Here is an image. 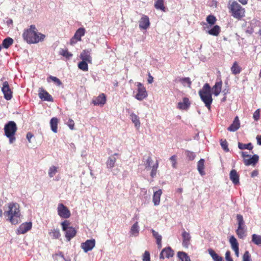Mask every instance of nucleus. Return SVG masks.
Here are the masks:
<instances>
[{
    "label": "nucleus",
    "instance_id": "obj_34",
    "mask_svg": "<svg viewBox=\"0 0 261 261\" xmlns=\"http://www.w3.org/2000/svg\"><path fill=\"white\" fill-rule=\"evenodd\" d=\"M251 241L254 244L261 246V235L253 234L252 235Z\"/></svg>",
    "mask_w": 261,
    "mask_h": 261
},
{
    "label": "nucleus",
    "instance_id": "obj_31",
    "mask_svg": "<svg viewBox=\"0 0 261 261\" xmlns=\"http://www.w3.org/2000/svg\"><path fill=\"white\" fill-rule=\"evenodd\" d=\"M151 232L152 233V235L153 237H154L156 241V244L158 246L159 248H161L162 247V236L159 234V233L155 231L154 229H151Z\"/></svg>",
    "mask_w": 261,
    "mask_h": 261
},
{
    "label": "nucleus",
    "instance_id": "obj_14",
    "mask_svg": "<svg viewBox=\"0 0 261 261\" xmlns=\"http://www.w3.org/2000/svg\"><path fill=\"white\" fill-rule=\"evenodd\" d=\"M39 97L41 99L44 101H53L52 96L42 88H39Z\"/></svg>",
    "mask_w": 261,
    "mask_h": 261
},
{
    "label": "nucleus",
    "instance_id": "obj_44",
    "mask_svg": "<svg viewBox=\"0 0 261 261\" xmlns=\"http://www.w3.org/2000/svg\"><path fill=\"white\" fill-rule=\"evenodd\" d=\"M58 172V168L55 166L50 167L48 170V176L50 177H54Z\"/></svg>",
    "mask_w": 261,
    "mask_h": 261
},
{
    "label": "nucleus",
    "instance_id": "obj_35",
    "mask_svg": "<svg viewBox=\"0 0 261 261\" xmlns=\"http://www.w3.org/2000/svg\"><path fill=\"white\" fill-rule=\"evenodd\" d=\"M177 256L181 261H191L190 257L185 252L179 251L177 253Z\"/></svg>",
    "mask_w": 261,
    "mask_h": 261
},
{
    "label": "nucleus",
    "instance_id": "obj_6",
    "mask_svg": "<svg viewBox=\"0 0 261 261\" xmlns=\"http://www.w3.org/2000/svg\"><path fill=\"white\" fill-rule=\"evenodd\" d=\"M62 230L65 232V237L68 241H70L76 233V231L74 228L70 226V223L67 220H65L61 223Z\"/></svg>",
    "mask_w": 261,
    "mask_h": 261
},
{
    "label": "nucleus",
    "instance_id": "obj_5",
    "mask_svg": "<svg viewBox=\"0 0 261 261\" xmlns=\"http://www.w3.org/2000/svg\"><path fill=\"white\" fill-rule=\"evenodd\" d=\"M229 9L232 13V16L238 19L242 18L245 15V9L236 2H233Z\"/></svg>",
    "mask_w": 261,
    "mask_h": 261
},
{
    "label": "nucleus",
    "instance_id": "obj_59",
    "mask_svg": "<svg viewBox=\"0 0 261 261\" xmlns=\"http://www.w3.org/2000/svg\"><path fill=\"white\" fill-rule=\"evenodd\" d=\"M33 137V135L31 133H28L27 134V139H28V141L31 143V138Z\"/></svg>",
    "mask_w": 261,
    "mask_h": 261
},
{
    "label": "nucleus",
    "instance_id": "obj_48",
    "mask_svg": "<svg viewBox=\"0 0 261 261\" xmlns=\"http://www.w3.org/2000/svg\"><path fill=\"white\" fill-rule=\"evenodd\" d=\"M206 21L210 24L213 25L216 23V18L214 16L210 15L206 17Z\"/></svg>",
    "mask_w": 261,
    "mask_h": 261
},
{
    "label": "nucleus",
    "instance_id": "obj_32",
    "mask_svg": "<svg viewBox=\"0 0 261 261\" xmlns=\"http://www.w3.org/2000/svg\"><path fill=\"white\" fill-rule=\"evenodd\" d=\"M165 0H155L154 7L157 10L165 11L166 8L164 6Z\"/></svg>",
    "mask_w": 261,
    "mask_h": 261
},
{
    "label": "nucleus",
    "instance_id": "obj_61",
    "mask_svg": "<svg viewBox=\"0 0 261 261\" xmlns=\"http://www.w3.org/2000/svg\"><path fill=\"white\" fill-rule=\"evenodd\" d=\"M242 156L244 159H245L246 157H250L251 155L248 154L246 152L242 151L241 152Z\"/></svg>",
    "mask_w": 261,
    "mask_h": 261
},
{
    "label": "nucleus",
    "instance_id": "obj_8",
    "mask_svg": "<svg viewBox=\"0 0 261 261\" xmlns=\"http://www.w3.org/2000/svg\"><path fill=\"white\" fill-rule=\"evenodd\" d=\"M58 214L61 218L67 219L70 217L71 214L68 208L62 203H59L57 208Z\"/></svg>",
    "mask_w": 261,
    "mask_h": 261
},
{
    "label": "nucleus",
    "instance_id": "obj_43",
    "mask_svg": "<svg viewBox=\"0 0 261 261\" xmlns=\"http://www.w3.org/2000/svg\"><path fill=\"white\" fill-rule=\"evenodd\" d=\"M229 242L231 244V248H239V244L237 242V239L235 238V237L233 236H232L230 237L229 239Z\"/></svg>",
    "mask_w": 261,
    "mask_h": 261
},
{
    "label": "nucleus",
    "instance_id": "obj_15",
    "mask_svg": "<svg viewBox=\"0 0 261 261\" xmlns=\"http://www.w3.org/2000/svg\"><path fill=\"white\" fill-rule=\"evenodd\" d=\"M106 102V97L103 93L100 94L98 96L93 99L92 103L95 106H103Z\"/></svg>",
    "mask_w": 261,
    "mask_h": 261
},
{
    "label": "nucleus",
    "instance_id": "obj_1",
    "mask_svg": "<svg viewBox=\"0 0 261 261\" xmlns=\"http://www.w3.org/2000/svg\"><path fill=\"white\" fill-rule=\"evenodd\" d=\"M19 205L16 202H11L8 204V210L4 213V215L8 217L12 224L15 225L20 222L21 215Z\"/></svg>",
    "mask_w": 261,
    "mask_h": 261
},
{
    "label": "nucleus",
    "instance_id": "obj_16",
    "mask_svg": "<svg viewBox=\"0 0 261 261\" xmlns=\"http://www.w3.org/2000/svg\"><path fill=\"white\" fill-rule=\"evenodd\" d=\"M222 82L221 80L217 81L212 88L213 93L216 96H218L222 90Z\"/></svg>",
    "mask_w": 261,
    "mask_h": 261
},
{
    "label": "nucleus",
    "instance_id": "obj_17",
    "mask_svg": "<svg viewBox=\"0 0 261 261\" xmlns=\"http://www.w3.org/2000/svg\"><path fill=\"white\" fill-rule=\"evenodd\" d=\"M258 155L257 154H254L252 157H250L249 159H244L243 161L245 165L249 166L250 165H255L258 162Z\"/></svg>",
    "mask_w": 261,
    "mask_h": 261
},
{
    "label": "nucleus",
    "instance_id": "obj_38",
    "mask_svg": "<svg viewBox=\"0 0 261 261\" xmlns=\"http://www.w3.org/2000/svg\"><path fill=\"white\" fill-rule=\"evenodd\" d=\"M231 71L233 74H237L241 72V68L237 62H234L231 67Z\"/></svg>",
    "mask_w": 261,
    "mask_h": 261
},
{
    "label": "nucleus",
    "instance_id": "obj_55",
    "mask_svg": "<svg viewBox=\"0 0 261 261\" xmlns=\"http://www.w3.org/2000/svg\"><path fill=\"white\" fill-rule=\"evenodd\" d=\"M260 117L259 109L256 110L253 115V118L255 121H258Z\"/></svg>",
    "mask_w": 261,
    "mask_h": 261
},
{
    "label": "nucleus",
    "instance_id": "obj_30",
    "mask_svg": "<svg viewBox=\"0 0 261 261\" xmlns=\"http://www.w3.org/2000/svg\"><path fill=\"white\" fill-rule=\"evenodd\" d=\"M220 27L219 25H216L214 26L212 29L206 32L210 35L217 36L220 33Z\"/></svg>",
    "mask_w": 261,
    "mask_h": 261
},
{
    "label": "nucleus",
    "instance_id": "obj_49",
    "mask_svg": "<svg viewBox=\"0 0 261 261\" xmlns=\"http://www.w3.org/2000/svg\"><path fill=\"white\" fill-rule=\"evenodd\" d=\"M49 79L51 80L53 82H54L58 86H61L62 85L61 81L57 77H55V76H54L52 75H50L48 77L47 80L48 81Z\"/></svg>",
    "mask_w": 261,
    "mask_h": 261
},
{
    "label": "nucleus",
    "instance_id": "obj_52",
    "mask_svg": "<svg viewBox=\"0 0 261 261\" xmlns=\"http://www.w3.org/2000/svg\"><path fill=\"white\" fill-rule=\"evenodd\" d=\"M65 123L68 125L70 129L73 130L74 129V122L72 119L69 118Z\"/></svg>",
    "mask_w": 261,
    "mask_h": 261
},
{
    "label": "nucleus",
    "instance_id": "obj_3",
    "mask_svg": "<svg viewBox=\"0 0 261 261\" xmlns=\"http://www.w3.org/2000/svg\"><path fill=\"white\" fill-rule=\"evenodd\" d=\"M198 93L205 106L210 110L213 98L210 85L207 83L205 84L202 88L199 91Z\"/></svg>",
    "mask_w": 261,
    "mask_h": 261
},
{
    "label": "nucleus",
    "instance_id": "obj_46",
    "mask_svg": "<svg viewBox=\"0 0 261 261\" xmlns=\"http://www.w3.org/2000/svg\"><path fill=\"white\" fill-rule=\"evenodd\" d=\"M60 54L68 59H70L72 56V54L69 53L68 50L64 49H61L60 51Z\"/></svg>",
    "mask_w": 261,
    "mask_h": 261
},
{
    "label": "nucleus",
    "instance_id": "obj_53",
    "mask_svg": "<svg viewBox=\"0 0 261 261\" xmlns=\"http://www.w3.org/2000/svg\"><path fill=\"white\" fill-rule=\"evenodd\" d=\"M243 261H251L250 255L248 251H246L243 256Z\"/></svg>",
    "mask_w": 261,
    "mask_h": 261
},
{
    "label": "nucleus",
    "instance_id": "obj_12",
    "mask_svg": "<svg viewBox=\"0 0 261 261\" xmlns=\"http://www.w3.org/2000/svg\"><path fill=\"white\" fill-rule=\"evenodd\" d=\"M174 254V251L171 249L170 247H168L164 248L160 254V258L164 259L165 258H169L172 257Z\"/></svg>",
    "mask_w": 261,
    "mask_h": 261
},
{
    "label": "nucleus",
    "instance_id": "obj_45",
    "mask_svg": "<svg viewBox=\"0 0 261 261\" xmlns=\"http://www.w3.org/2000/svg\"><path fill=\"white\" fill-rule=\"evenodd\" d=\"M79 68L84 71L88 70V66L87 62L82 61L80 62L78 64Z\"/></svg>",
    "mask_w": 261,
    "mask_h": 261
},
{
    "label": "nucleus",
    "instance_id": "obj_50",
    "mask_svg": "<svg viewBox=\"0 0 261 261\" xmlns=\"http://www.w3.org/2000/svg\"><path fill=\"white\" fill-rule=\"evenodd\" d=\"M221 146L222 148L223 149V150L226 152L229 151V148L228 147V143L226 140H223L222 139L221 140Z\"/></svg>",
    "mask_w": 261,
    "mask_h": 261
},
{
    "label": "nucleus",
    "instance_id": "obj_39",
    "mask_svg": "<svg viewBox=\"0 0 261 261\" xmlns=\"http://www.w3.org/2000/svg\"><path fill=\"white\" fill-rule=\"evenodd\" d=\"M13 43V40L10 37L5 38L2 43L3 47L8 48Z\"/></svg>",
    "mask_w": 261,
    "mask_h": 261
},
{
    "label": "nucleus",
    "instance_id": "obj_9",
    "mask_svg": "<svg viewBox=\"0 0 261 261\" xmlns=\"http://www.w3.org/2000/svg\"><path fill=\"white\" fill-rule=\"evenodd\" d=\"M2 91L4 94V98L6 100H9L11 99V98H12L13 92L10 88L8 82L5 81L3 83V86L2 87Z\"/></svg>",
    "mask_w": 261,
    "mask_h": 261
},
{
    "label": "nucleus",
    "instance_id": "obj_33",
    "mask_svg": "<svg viewBox=\"0 0 261 261\" xmlns=\"http://www.w3.org/2000/svg\"><path fill=\"white\" fill-rule=\"evenodd\" d=\"M85 33V29L83 28H80L76 31L73 36L74 37V38H76V40L81 41V37L84 36Z\"/></svg>",
    "mask_w": 261,
    "mask_h": 261
},
{
    "label": "nucleus",
    "instance_id": "obj_13",
    "mask_svg": "<svg viewBox=\"0 0 261 261\" xmlns=\"http://www.w3.org/2000/svg\"><path fill=\"white\" fill-rule=\"evenodd\" d=\"M181 236L182 238V245L184 247L188 248L191 244V236L189 232L185 230H183Z\"/></svg>",
    "mask_w": 261,
    "mask_h": 261
},
{
    "label": "nucleus",
    "instance_id": "obj_60",
    "mask_svg": "<svg viewBox=\"0 0 261 261\" xmlns=\"http://www.w3.org/2000/svg\"><path fill=\"white\" fill-rule=\"evenodd\" d=\"M153 77L149 73L148 79V83L149 84H151L153 82Z\"/></svg>",
    "mask_w": 261,
    "mask_h": 261
},
{
    "label": "nucleus",
    "instance_id": "obj_41",
    "mask_svg": "<svg viewBox=\"0 0 261 261\" xmlns=\"http://www.w3.org/2000/svg\"><path fill=\"white\" fill-rule=\"evenodd\" d=\"M143 162L144 163V166L146 170H149L150 169L151 164L152 163V160L150 156H148L146 160L144 158L143 159Z\"/></svg>",
    "mask_w": 261,
    "mask_h": 261
},
{
    "label": "nucleus",
    "instance_id": "obj_11",
    "mask_svg": "<svg viewBox=\"0 0 261 261\" xmlns=\"http://www.w3.org/2000/svg\"><path fill=\"white\" fill-rule=\"evenodd\" d=\"M32 227V223L31 222H25L21 224L17 230V234H24L30 230Z\"/></svg>",
    "mask_w": 261,
    "mask_h": 261
},
{
    "label": "nucleus",
    "instance_id": "obj_54",
    "mask_svg": "<svg viewBox=\"0 0 261 261\" xmlns=\"http://www.w3.org/2000/svg\"><path fill=\"white\" fill-rule=\"evenodd\" d=\"M143 261H150V254L147 251H145L143 255Z\"/></svg>",
    "mask_w": 261,
    "mask_h": 261
},
{
    "label": "nucleus",
    "instance_id": "obj_28",
    "mask_svg": "<svg viewBox=\"0 0 261 261\" xmlns=\"http://www.w3.org/2000/svg\"><path fill=\"white\" fill-rule=\"evenodd\" d=\"M208 252L214 261H224L223 258L216 253L212 249H209Z\"/></svg>",
    "mask_w": 261,
    "mask_h": 261
},
{
    "label": "nucleus",
    "instance_id": "obj_51",
    "mask_svg": "<svg viewBox=\"0 0 261 261\" xmlns=\"http://www.w3.org/2000/svg\"><path fill=\"white\" fill-rule=\"evenodd\" d=\"M185 154H186V156H187V158L190 160H193L196 156V155L194 152L189 151V150L186 151Z\"/></svg>",
    "mask_w": 261,
    "mask_h": 261
},
{
    "label": "nucleus",
    "instance_id": "obj_22",
    "mask_svg": "<svg viewBox=\"0 0 261 261\" xmlns=\"http://www.w3.org/2000/svg\"><path fill=\"white\" fill-rule=\"evenodd\" d=\"M149 18L147 16H143L140 21L139 27L141 29L146 30L149 25Z\"/></svg>",
    "mask_w": 261,
    "mask_h": 261
},
{
    "label": "nucleus",
    "instance_id": "obj_42",
    "mask_svg": "<svg viewBox=\"0 0 261 261\" xmlns=\"http://www.w3.org/2000/svg\"><path fill=\"white\" fill-rule=\"evenodd\" d=\"M246 232V228H238L236 230V233L240 239H243L245 237Z\"/></svg>",
    "mask_w": 261,
    "mask_h": 261
},
{
    "label": "nucleus",
    "instance_id": "obj_63",
    "mask_svg": "<svg viewBox=\"0 0 261 261\" xmlns=\"http://www.w3.org/2000/svg\"><path fill=\"white\" fill-rule=\"evenodd\" d=\"M234 252H235V254L236 255V256L237 257L239 256V248H234V249H232Z\"/></svg>",
    "mask_w": 261,
    "mask_h": 261
},
{
    "label": "nucleus",
    "instance_id": "obj_24",
    "mask_svg": "<svg viewBox=\"0 0 261 261\" xmlns=\"http://www.w3.org/2000/svg\"><path fill=\"white\" fill-rule=\"evenodd\" d=\"M118 154V153H115L108 158L106 162L107 167L108 169H112L114 167L116 162V158L114 156Z\"/></svg>",
    "mask_w": 261,
    "mask_h": 261
},
{
    "label": "nucleus",
    "instance_id": "obj_62",
    "mask_svg": "<svg viewBox=\"0 0 261 261\" xmlns=\"http://www.w3.org/2000/svg\"><path fill=\"white\" fill-rule=\"evenodd\" d=\"M77 41V40H76V38H74V37L73 36L70 40V44L71 45H73L76 43Z\"/></svg>",
    "mask_w": 261,
    "mask_h": 261
},
{
    "label": "nucleus",
    "instance_id": "obj_26",
    "mask_svg": "<svg viewBox=\"0 0 261 261\" xmlns=\"http://www.w3.org/2000/svg\"><path fill=\"white\" fill-rule=\"evenodd\" d=\"M49 236L53 239H58L61 237V233L59 229L53 228L48 230Z\"/></svg>",
    "mask_w": 261,
    "mask_h": 261
},
{
    "label": "nucleus",
    "instance_id": "obj_64",
    "mask_svg": "<svg viewBox=\"0 0 261 261\" xmlns=\"http://www.w3.org/2000/svg\"><path fill=\"white\" fill-rule=\"evenodd\" d=\"M256 139L257 141L258 144L261 145V136H257Z\"/></svg>",
    "mask_w": 261,
    "mask_h": 261
},
{
    "label": "nucleus",
    "instance_id": "obj_58",
    "mask_svg": "<svg viewBox=\"0 0 261 261\" xmlns=\"http://www.w3.org/2000/svg\"><path fill=\"white\" fill-rule=\"evenodd\" d=\"M181 81L183 82V83H186L187 84H189V86H190L191 84V82L190 81V78L189 77H184V78H182Z\"/></svg>",
    "mask_w": 261,
    "mask_h": 261
},
{
    "label": "nucleus",
    "instance_id": "obj_56",
    "mask_svg": "<svg viewBox=\"0 0 261 261\" xmlns=\"http://www.w3.org/2000/svg\"><path fill=\"white\" fill-rule=\"evenodd\" d=\"M170 160L172 162V166L173 168H176V156L175 155H172L170 157Z\"/></svg>",
    "mask_w": 261,
    "mask_h": 261
},
{
    "label": "nucleus",
    "instance_id": "obj_18",
    "mask_svg": "<svg viewBox=\"0 0 261 261\" xmlns=\"http://www.w3.org/2000/svg\"><path fill=\"white\" fill-rule=\"evenodd\" d=\"M190 106L189 100L187 97H184L182 101L179 102L177 104V108L180 110H187Z\"/></svg>",
    "mask_w": 261,
    "mask_h": 261
},
{
    "label": "nucleus",
    "instance_id": "obj_23",
    "mask_svg": "<svg viewBox=\"0 0 261 261\" xmlns=\"http://www.w3.org/2000/svg\"><path fill=\"white\" fill-rule=\"evenodd\" d=\"M162 194V191L161 189L154 192L152 201L154 205H158L160 203L161 196Z\"/></svg>",
    "mask_w": 261,
    "mask_h": 261
},
{
    "label": "nucleus",
    "instance_id": "obj_27",
    "mask_svg": "<svg viewBox=\"0 0 261 261\" xmlns=\"http://www.w3.org/2000/svg\"><path fill=\"white\" fill-rule=\"evenodd\" d=\"M139 232V226L138 225V222H135L133 226L131 227L129 233L130 236L137 237L138 236Z\"/></svg>",
    "mask_w": 261,
    "mask_h": 261
},
{
    "label": "nucleus",
    "instance_id": "obj_29",
    "mask_svg": "<svg viewBox=\"0 0 261 261\" xmlns=\"http://www.w3.org/2000/svg\"><path fill=\"white\" fill-rule=\"evenodd\" d=\"M130 117L132 121L134 124L135 127L138 129L140 126V121L139 117L135 113H132L130 114Z\"/></svg>",
    "mask_w": 261,
    "mask_h": 261
},
{
    "label": "nucleus",
    "instance_id": "obj_25",
    "mask_svg": "<svg viewBox=\"0 0 261 261\" xmlns=\"http://www.w3.org/2000/svg\"><path fill=\"white\" fill-rule=\"evenodd\" d=\"M59 122V120L56 117H53L50 120L49 123L51 129L55 133H57L58 132V125Z\"/></svg>",
    "mask_w": 261,
    "mask_h": 261
},
{
    "label": "nucleus",
    "instance_id": "obj_21",
    "mask_svg": "<svg viewBox=\"0 0 261 261\" xmlns=\"http://www.w3.org/2000/svg\"><path fill=\"white\" fill-rule=\"evenodd\" d=\"M81 58L83 61L91 63L92 62V57L90 56V51L84 50L81 54Z\"/></svg>",
    "mask_w": 261,
    "mask_h": 261
},
{
    "label": "nucleus",
    "instance_id": "obj_20",
    "mask_svg": "<svg viewBox=\"0 0 261 261\" xmlns=\"http://www.w3.org/2000/svg\"><path fill=\"white\" fill-rule=\"evenodd\" d=\"M229 178L234 185L239 184V175L236 170L232 169L230 171Z\"/></svg>",
    "mask_w": 261,
    "mask_h": 261
},
{
    "label": "nucleus",
    "instance_id": "obj_4",
    "mask_svg": "<svg viewBox=\"0 0 261 261\" xmlns=\"http://www.w3.org/2000/svg\"><path fill=\"white\" fill-rule=\"evenodd\" d=\"M5 135L9 139V143H13L16 140L15 135L17 130L16 123L13 121H10L4 126Z\"/></svg>",
    "mask_w": 261,
    "mask_h": 261
},
{
    "label": "nucleus",
    "instance_id": "obj_47",
    "mask_svg": "<svg viewBox=\"0 0 261 261\" xmlns=\"http://www.w3.org/2000/svg\"><path fill=\"white\" fill-rule=\"evenodd\" d=\"M158 166H159V163H158V162L156 161L155 164L152 166L151 171V173H150V176L152 177H154L156 175V171H157V169L158 168Z\"/></svg>",
    "mask_w": 261,
    "mask_h": 261
},
{
    "label": "nucleus",
    "instance_id": "obj_7",
    "mask_svg": "<svg viewBox=\"0 0 261 261\" xmlns=\"http://www.w3.org/2000/svg\"><path fill=\"white\" fill-rule=\"evenodd\" d=\"M138 87L137 93L135 96V98L138 100L141 101L147 96V93L145 88L141 83H137Z\"/></svg>",
    "mask_w": 261,
    "mask_h": 261
},
{
    "label": "nucleus",
    "instance_id": "obj_19",
    "mask_svg": "<svg viewBox=\"0 0 261 261\" xmlns=\"http://www.w3.org/2000/svg\"><path fill=\"white\" fill-rule=\"evenodd\" d=\"M240 126V123L239 117L236 116L234 118L232 123L228 127L227 129L230 132H235L239 128Z\"/></svg>",
    "mask_w": 261,
    "mask_h": 261
},
{
    "label": "nucleus",
    "instance_id": "obj_57",
    "mask_svg": "<svg viewBox=\"0 0 261 261\" xmlns=\"http://www.w3.org/2000/svg\"><path fill=\"white\" fill-rule=\"evenodd\" d=\"M225 259L226 261H233L232 258L230 256V252L228 250L225 253Z\"/></svg>",
    "mask_w": 261,
    "mask_h": 261
},
{
    "label": "nucleus",
    "instance_id": "obj_2",
    "mask_svg": "<svg viewBox=\"0 0 261 261\" xmlns=\"http://www.w3.org/2000/svg\"><path fill=\"white\" fill-rule=\"evenodd\" d=\"M34 25H31L29 29L25 30L23 33V38L28 43H37L42 41L45 36L37 32Z\"/></svg>",
    "mask_w": 261,
    "mask_h": 261
},
{
    "label": "nucleus",
    "instance_id": "obj_36",
    "mask_svg": "<svg viewBox=\"0 0 261 261\" xmlns=\"http://www.w3.org/2000/svg\"><path fill=\"white\" fill-rule=\"evenodd\" d=\"M204 159H201L198 162L197 164V169L199 172V173L203 175L205 174L204 171Z\"/></svg>",
    "mask_w": 261,
    "mask_h": 261
},
{
    "label": "nucleus",
    "instance_id": "obj_37",
    "mask_svg": "<svg viewBox=\"0 0 261 261\" xmlns=\"http://www.w3.org/2000/svg\"><path fill=\"white\" fill-rule=\"evenodd\" d=\"M237 220L238 225V228H246L242 215L238 214L237 215Z\"/></svg>",
    "mask_w": 261,
    "mask_h": 261
},
{
    "label": "nucleus",
    "instance_id": "obj_10",
    "mask_svg": "<svg viewBox=\"0 0 261 261\" xmlns=\"http://www.w3.org/2000/svg\"><path fill=\"white\" fill-rule=\"evenodd\" d=\"M95 245V240L94 239L87 240L84 243L81 244V248L85 252H87L91 250Z\"/></svg>",
    "mask_w": 261,
    "mask_h": 261
},
{
    "label": "nucleus",
    "instance_id": "obj_40",
    "mask_svg": "<svg viewBox=\"0 0 261 261\" xmlns=\"http://www.w3.org/2000/svg\"><path fill=\"white\" fill-rule=\"evenodd\" d=\"M238 147L240 149H248L252 150L253 148V145L251 143L247 144H243L240 142L238 143Z\"/></svg>",
    "mask_w": 261,
    "mask_h": 261
}]
</instances>
